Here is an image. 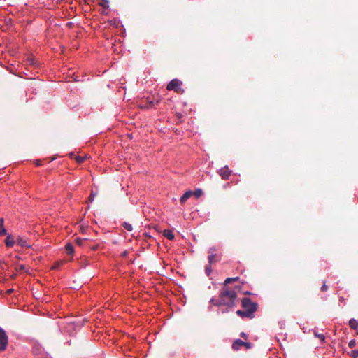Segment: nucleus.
<instances>
[{
    "label": "nucleus",
    "instance_id": "nucleus-9",
    "mask_svg": "<svg viewBox=\"0 0 358 358\" xmlns=\"http://www.w3.org/2000/svg\"><path fill=\"white\" fill-rule=\"evenodd\" d=\"M5 243L7 247H13L15 244V240L13 238L10 234L8 235L6 240Z\"/></svg>",
    "mask_w": 358,
    "mask_h": 358
},
{
    "label": "nucleus",
    "instance_id": "nucleus-24",
    "mask_svg": "<svg viewBox=\"0 0 358 358\" xmlns=\"http://www.w3.org/2000/svg\"><path fill=\"white\" fill-rule=\"evenodd\" d=\"M212 272V269L210 265L206 266V273L208 276L210 275V274Z\"/></svg>",
    "mask_w": 358,
    "mask_h": 358
},
{
    "label": "nucleus",
    "instance_id": "nucleus-27",
    "mask_svg": "<svg viewBox=\"0 0 358 358\" xmlns=\"http://www.w3.org/2000/svg\"><path fill=\"white\" fill-rule=\"evenodd\" d=\"M95 196H96V194H94L93 192V191H92V193L88 199V201L92 202L94 200Z\"/></svg>",
    "mask_w": 358,
    "mask_h": 358
},
{
    "label": "nucleus",
    "instance_id": "nucleus-41",
    "mask_svg": "<svg viewBox=\"0 0 358 358\" xmlns=\"http://www.w3.org/2000/svg\"><path fill=\"white\" fill-rule=\"evenodd\" d=\"M245 336V333H241V336L244 337Z\"/></svg>",
    "mask_w": 358,
    "mask_h": 358
},
{
    "label": "nucleus",
    "instance_id": "nucleus-22",
    "mask_svg": "<svg viewBox=\"0 0 358 358\" xmlns=\"http://www.w3.org/2000/svg\"><path fill=\"white\" fill-rule=\"evenodd\" d=\"M231 308H228V307H226L224 308H220L219 310H218V313L224 314V313L229 312Z\"/></svg>",
    "mask_w": 358,
    "mask_h": 358
},
{
    "label": "nucleus",
    "instance_id": "nucleus-8",
    "mask_svg": "<svg viewBox=\"0 0 358 358\" xmlns=\"http://www.w3.org/2000/svg\"><path fill=\"white\" fill-rule=\"evenodd\" d=\"M244 344H245V342H244L243 341L241 340V339H237L236 340L233 344H232V348L234 350H238L239 349H241V348L242 346L244 345Z\"/></svg>",
    "mask_w": 358,
    "mask_h": 358
},
{
    "label": "nucleus",
    "instance_id": "nucleus-4",
    "mask_svg": "<svg viewBox=\"0 0 358 358\" xmlns=\"http://www.w3.org/2000/svg\"><path fill=\"white\" fill-rule=\"evenodd\" d=\"M182 85V82L177 78L173 79L167 85L168 90H173L178 92L180 91V87Z\"/></svg>",
    "mask_w": 358,
    "mask_h": 358
},
{
    "label": "nucleus",
    "instance_id": "nucleus-16",
    "mask_svg": "<svg viewBox=\"0 0 358 358\" xmlns=\"http://www.w3.org/2000/svg\"><path fill=\"white\" fill-rule=\"evenodd\" d=\"M109 0H99V5L103 9L109 8Z\"/></svg>",
    "mask_w": 358,
    "mask_h": 358
},
{
    "label": "nucleus",
    "instance_id": "nucleus-18",
    "mask_svg": "<svg viewBox=\"0 0 358 358\" xmlns=\"http://www.w3.org/2000/svg\"><path fill=\"white\" fill-rule=\"evenodd\" d=\"M122 226L128 231H131L133 229L132 225L128 222H123Z\"/></svg>",
    "mask_w": 358,
    "mask_h": 358
},
{
    "label": "nucleus",
    "instance_id": "nucleus-34",
    "mask_svg": "<svg viewBox=\"0 0 358 358\" xmlns=\"http://www.w3.org/2000/svg\"><path fill=\"white\" fill-rule=\"evenodd\" d=\"M243 346H245V347H246V348L249 349V348H251V343H247V342H245V344H244V345H243Z\"/></svg>",
    "mask_w": 358,
    "mask_h": 358
},
{
    "label": "nucleus",
    "instance_id": "nucleus-38",
    "mask_svg": "<svg viewBox=\"0 0 358 358\" xmlns=\"http://www.w3.org/2000/svg\"><path fill=\"white\" fill-rule=\"evenodd\" d=\"M13 292V289H8V290L7 291V293H8V294H10V293H12Z\"/></svg>",
    "mask_w": 358,
    "mask_h": 358
},
{
    "label": "nucleus",
    "instance_id": "nucleus-7",
    "mask_svg": "<svg viewBox=\"0 0 358 358\" xmlns=\"http://www.w3.org/2000/svg\"><path fill=\"white\" fill-rule=\"evenodd\" d=\"M230 172L231 171H229V169H228L227 166H225L224 167L220 169V171H219V173H220V176L224 180L228 179V178H229V176L230 175Z\"/></svg>",
    "mask_w": 358,
    "mask_h": 358
},
{
    "label": "nucleus",
    "instance_id": "nucleus-40",
    "mask_svg": "<svg viewBox=\"0 0 358 358\" xmlns=\"http://www.w3.org/2000/svg\"><path fill=\"white\" fill-rule=\"evenodd\" d=\"M96 248H97V246H93L92 248L93 250H96Z\"/></svg>",
    "mask_w": 358,
    "mask_h": 358
},
{
    "label": "nucleus",
    "instance_id": "nucleus-12",
    "mask_svg": "<svg viewBox=\"0 0 358 358\" xmlns=\"http://www.w3.org/2000/svg\"><path fill=\"white\" fill-rule=\"evenodd\" d=\"M163 235L169 240L174 239V234L171 230L165 229L163 231Z\"/></svg>",
    "mask_w": 358,
    "mask_h": 358
},
{
    "label": "nucleus",
    "instance_id": "nucleus-29",
    "mask_svg": "<svg viewBox=\"0 0 358 358\" xmlns=\"http://www.w3.org/2000/svg\"><path fill=\"white\" fill-rule=\"evenodd\" d=\"M60 264H61V263H60V262H57V263H55V264L52 266V269H53V270H56V269H57V268L59 267Z\"/></svg>",
    "mask_w": 358,
    "mask_h": 358
},
{
    "label": "nucleus",
    "instance_id": "nucleus-43",
    "mask_svg": "<svg viewBox=\"0 0 358 358\" xmlns=\"http://www.w3.org/2000/svg\"><path fill=\"white\" fill-rule=\"evenodd\" d=\"M357 334H358V329H357Z\"/></svg>",
    "mask_w": 358,
    "mask_h": 358
},
{
    "label": "nucleus",
    "instance_id": "nucleus-30",
    "mask_svg": "<svg viewBox=\"0 0 358 358\" xmlns=\"http://www.w3.org/2000/svg\"><path fill=\"white\" fill-rule=\"evenodd\" d=\"M113 28L114 27H116L117 29H118V26H119V22L117 21L115 18H113Z\"/></svg>",
    "mask_w": 358,
    "mask_h": 358
},
{
    "label": "nucleus",
    "instance_id": "nucleus-42",
    "mask_svg": "<svg viewBox=\"0 0 358 358\" xmlns=\"http://www.w3.org/2000/svg\"><path fill=\"white\" fill-rule=\"evenodd\" d=\"M55 159V157H53V158H52V159H50V161H52V160H54Z\"/></svg>",
    "mask_w": 358,
    "mask_h": 358
},
{
    "label": "nucleus",
    "instance_id": "nucleus-26",
    "mask_svg": "<svg viewBox=\"0 0 358 358\" xmlns=\"http://www.w3.org/2000/svg\"><path fill=\"white\" fill-rule=\"evenodd\" d=\"M100 12L102 15H108L109 13V8L103 9V8H101Z\"/></svg>",
    "mask_w": 358,
    "mask_h": 358
},
{
    "label": "nucleus",
    "instance_id": "nucleus-15",
    "mask_svg": "<svg viewBox=\"0 0 358 358\" xmlns=\"http://www.w3.org/2000/svg\"><path fill=\"white\" fill-rule=\"evenodd\" d=\"M3 218H0V236L6 234L7 231L3 226Z\"/></svg>",
    "mask_w": 358,
    "mask_h": 358
},
{
    "label": "nucleus",
    "instance_id": "nucleus-39",
    "mask_svg": "<svg viewBox=\"0 0 358 358\" xmlns=\"http://www.w3.org/2000/svg\"><path fill=\"white\" fill-rule=\"evenodd\" d=\"M127 254V251H124V252H122V255H124V256H125Z\"/></svg>",
    "mask_w": 358,
    "mask_h": 358
},
{
    "label": "nucleus",
    "instance_id": "nucleus-31",
    "mask_svg": "<svg viewBox=\"0 0 358 358\" xmlns=\"http://www.w3.org/2000/svg\"><path fill=\"white\" fill-rule=\"evenodd\" d=\"M25 269V266L22 264L20 265L17 268H16V271H23Z\"/></svg>",
    "mask_w": 358,
    "mask_h": 358
},
{
    "label": "nucleus",
    "instance_id": "nucleus-32",
    "mask_svg": "<svg viewBox=\"0 0 358 358\" xmlns=\"http://www.w3.org/2000/svg\"><path fill=\"white\" fill-rule=\"evenodd\" d=\"M327 289H328V286L325 283H324L323 285L321 287V290L322 292H325V291L327 290Z\"/></svg>",
    "mask_w": 358,
    "mask_h": 358
},
{
    "label": "nucleus",
    "instance_id": "nucleus-6",
    "mask_svg": "<svg viewBox=\"0 0 358 358\" xmlns=\"http://www.w3.org/2000/svg\"><path fill=\"white\" fill-rule=\"evenodd\" d=\"M216 249L214 247L210 248L208 250V262L209 264H213L217 261L216 254L215 253Z\"/></svg>",
    "mask_w": 358,
    "mask_h": 358
},
{
    "label": "nucleus",
    "instance_id": "nucleus-2",
    "mask_svg": "<svg viewBox=\"0 0 358 358\" xmlns=\"http://www.w3.org/2000/svg\"><path fill=\"white\" fill-rule=\"evenodd\" d=\"M242 307L246 310L252 318L254 313L257 309V303L252 302L250 298H243L241 301Z\"/></svg>",
    "mask_w": 358,
    "mask_h": 358
},
{
    "label": "nucleus",
    "instance_id": "nucleus-1",
    "mask_svg": "<svg viewBox=\"0 0 358 358\" xmlns=\"http://www.w3.org/2000/svg\"><path fill=\"white\" fill-rule=\"evenodd\" d=\"M236 298L237 294L235 290L224 287L220 291L219 301H217L215 306L233 308L235 306Z\"/></svg>",
    "mask_w": 358,
    "mask_h": 358
},
{
    "label": "nucleus",
    "instance_id": "nucleus-25",
    "mask_svg": "<svg viewBox=\"0 0 358 358\" xmlns=\"http://www.w3.org/2000/svg\"><path fill=\"white\" fill-rule=\"evenodd\" d=\"M351 357L353 358H357L358 357V350H354L351 352Z\"/></svg>",
    "mask_w": 358,
    "mask_h": 358
},
{
    "label": "nucleus",
    "instance_id": "nucleus-33",
    "mask_svg": "<svg viewBox=\"0 0 358 358\" xmlns=\"http://www.w3.org/2000/svg\"><path fill=\"white\" fill-rule=\"evenodd\" d=\"M217 301H219V300H216V299H215V297L211 298V299H210V302L211 303L214 304V305H215V303Z\"/></svg>",
    "mask_w": 358,
    "mask_h": 358
},
{
    "label": "nucleus",
    "instance_id": "nucleus-5",
    "mask_svg": "<svg viewBox=\"0 0 358 358\" xmlns=\"http://www.w3.org/2000/svg\"><path fill=\"white\" fill-rule=\"evenodd\" d=\"M17 243L21 247L29 248L31 247V245L29 243L28 238L25 237L18 236L17 238Z\"/></svg>",
    "mask_w": 358,
    "mask_h": 358
},
{
    "label": "nucleus",
    "instance_id": "nucleus-13",
    "mask_svg": "<svg viewBox=\"0 0 358 358\" xmlns=\"http://www.w3.org/2000/svg\"><path fill=\"white\" fill-rule=\"evenodd\" d=\"M349 326L350 327L351 329L357 330L358 329V322L355 319L352 318L349 321Z\"/></svg>",
    "mask_w": 358,
    "mask_h": 358
},
{
    "label": "nucleus",
    "instance_id": "nucleus-23",
    "mask_svg": "<svg viewBox=\"0 0 358 358\" xmlns=\"http://www.w3.org/2000/svg\"><path fill=\"white\" fill-rule=\"evenodd\" d=\"M314 335L316 337L319 338L321 340V341H322V342L324 341L325 336L322 334H318L317 332H314Z\"/></svg>",
    "mask_w": 358,
    "mask_h": 358
},
{
    "label": "nucleus",
    "instance_id": "nucleus-35",
    "mask_svg": "<svg viewBox=\"0 0 358 358\" xmlns=\"http://www.w3.org/2000/svg\"><path fill=\"white\" fill-rule=\"evenodd\" d=\"M36 166H41V160H39V159H38V160H37V161L36 162Z\"/></svg>",
    "mask_w": 358,
    "mask_h": 358
},
{
    "label": "nucleus",
    "instance_id": "nucleus-3",
    "mask_svg": "<svg viewBox=\"0 0 358 358\" xmlns=\"http://www.w3.org/2000/svg\"><path fill=\"white\" fill-rule=\"evenodd\" d=\"M8 345V336L4 329L0 327V352H3Z\"/></svg>",
    "mask_w": 358,
    "mask_h": 358
},
{
    "label": "nucleus",
    "instance_id": "nucleus-28",
    "mask_svg": "<svg viewBox=\"0 0 358 358\" xmlns=\"http://www.w3.org/2000/svg\"><path fill=\"white\" fill-rule=\"evenodd\" d=\"M356 345V342L355 340H351L349 343H348V346L350 348H353Z\"/></svg>",
    "mask_w": 358,
    "mask_h": 358
},
{
    "label": "nucleus",
    "instance_id": "nucleus-11",
    "mask_svg": "<svg viewBox=\"0 0 358 358\" xmlns=\"http://www.w3.org/2000/svg\"><path fill=\"white\" fill-rule=\"evenodd\" d=\"M191 196H192V191L186 192L180 198V201L184 203Z\"/></svg>",
    "mask_w": 358,
    "mask_h": 358
},
{
    "label": "nucleus",
    "instance_id": "nucleus-37",
    "mask_svg": "<svg viewBox=\"0 0 358 358\" xmlns=\"http://www.w3.org/2000/svg\"><path fill=\"white\" fill-rule=\"evenodd\" d=\"M16 275H16L15 273H14V274H13V275L10 276V278H11V279H15V278H16Z\"/></svg>",
    "mask_w": 358,
    "mask_h": 358
},
{
    "label": "nucleus",
    "instance_id": "nucleus-36",
    "mask_svg": "<svg viewBox=\"0 0 358 358\" xmlns=\"http://www.w3.org/2000/svg\"><path fill=\"white\" fill-rule=\"evenodd\" d=\"M69 156H70V157H71V159H75V157H76V156L73 153H72V152L69 154Z\"/></svg>",
    "mask_w": 358,
    "mask_h": 358
},
{
    "label": "nucleus",
    "instance_id": "nucleus-14",
    "mask_svg": "<svg viewBox=\"0 0 358 358\" xmlns=\"http://www.w3.org/2000/svg\"><path fill=\"white\" fill-rule=\"evenodd\" d=\"M247 313L248 312L246 310H238L236 311V314L238 316H240L241 317H248V318L252 319V317Z\"/></svg>",
    "mask_w": 358,
    "mask_h": 358
},
{
    "label": "nucleus",
    "instance_id": "nucleus-17",
    "mask_svg": "<svg viewBox=\"0 0 358 358\" xmlns=\"http://www.w3.org/2000/svg\"><path fill=\"white\" fill-rule=\"evenodd\" d=\"M66 253L69 255H71L73 252V246L71 243H67L65 246Z\"/></svg>",
    "mask_w": 358,
    "mask_h": 358
},
{
    "label": "nucleus",
    "instance_id": "nucleus-19",
    "mask_svg": "<svg viewBox=\"0 0 358 358\" xmlns=\"http://www.w3.org/2000/svg\"><path fill=\"white\" fill-rule=\"evenodd\" d=\"M87 158V155L75 157V159L79 164L83 163Z\"/></svg>",
    "mask_w": 358,
    "mask_h": 358
},
{
    "label": "nucleus",
    "instance_id": "nucleus-21",
    "mask_svg": "<svg viewBox=\"0 0 358 358\" xmlns=\"http://www.w3.org/2000/svg\"><path fill=\"white\" fill-rule=\"evenodd\" d=\"M202 194L203 192L200 189H196L195 191H192V195L195 196L196 198L200 197L202 195Z\"/></svg>",
    "mask_w": 358,
    "mask_h": 358
},
{
    "label": "nucleus",
    "instance_id": "nucleus-10",
    "mask_svg": "<svg viewBox=\"0 0 358 358\" xmlns=\"http://www.w3.org/2000/svg\"><path fill=\"white\" fill-rule=\"evenodd\" d=\"M76 242L78 245H80L81 247H86L88 243V241L87 238H76Z\"/></svg>",
    "mask_w": 358,
    "mask_h": 358
},
{
    "label": "nucleus",
    "instance_id": "nucleus-20",
    "mask_svg": "<svg viewBox=\"0 0 358 358\" xmlns=\"http://www.w3.org/2000/svg\"><path fill=\"white\" fill-rule=\"evenodd\" d=\"M238 277H236V278H227L225 281H224V285L226 286L227 285L231 283V282H234V281H236L238 280Z\"/></svg>",
    "mask_w": 358,
    "mask_h": 358
}]
</instances>
